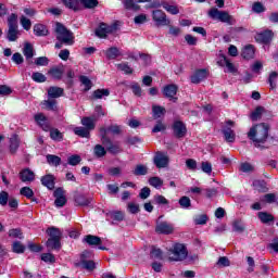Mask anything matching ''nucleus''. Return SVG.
<instances>
[{
	"instance_id": "32",
	"label": "nucleus",
	"mask_w": 278,
	"mask_h": 278,
	"mask_svg": "<svg viewBox=\"0 0 278 278\" xmlns=\"http://www.w3.org/2000/svg\"><path fill=\"white\" fill-rule=\"evenodd\" d=\"M18 147H21V140L18 139V136L13 135L10 139L11 153H16V151H18Z\"/></svg>"
},
{
	"instance_id": "25",
	"label": "nucleus",
	"mask_w": 278,
	"mask_h": 278,
	"mask_svg": "<svg viewBox=\"0 0 278 278\" xmlns=\"http://www.w3.org/2000/svg\"><path fill=\"white\" fill-rule=\"evenodd\" d=\"M43 110H49L51 112H55L58 110V101L55 99L49 98L48 100H43L41 102Z\"/></svg>"
},
{
	"instance_id": "9",
	"label": "nucleus",
	"mask_w": 278,
	"mask_h": 278,
	"mask_svg": "<svg viewBox=\"0 0 278 278\" xmlns=\"http://www.w3.org/2000/svg\"><path fill=\"white\" fill-rule=\"evenodd\" d=\"M123 129L118 125H111L109 127L100 128V139L110 138L111 136H121Z\"/></svg>"
},
{
	"instance_id": "55",
	"label": "nucleus",
	"mask_w": 278,
	"mask_h": 278,
	"mask_svg": "<svg viewBox=\"0 0 278 278\" xmlns=\"http://www.w3.org/2000/svg\"><path fill=\"white\" fill-rule=\"evenodd\" d=\"M41 260L48 264H55V256L51 253H43Z\"/></svg>"
},
{
	"instance_id": "21",
	"label": "nucleus",
	"mask_w": 278,
	"mask_h": 278,
	"mask_svg": "<svg viewBox=\"0 0 278 278\" xmlns=\"http://www.w3.org/2000/svg\"><path fill=\"white\" fill-rule=\"evenodd\" d=\"M257 218L263 225H270V223H275V216L268 212H258Z\"/></svg>"
},
{
	"instance_id": "40",
	"label": "nucleus",
	"mask_w": 278,
	"mask_h": 278,
	"mask_svg": "<svg viewBox=\"0 0 278 278\" xmlns=\"http://www.w3.org/2000/svg\"><path fill=\"white\" fill-rule=\"evenodd\" d=\"M262 203H277L278 204V198L275 193H267L261 198Z\"/></svg>"
},
{
	"instance_id": "12",
	"label": "nucleus",
	"mask_w": 278,
	"mask_h": 278,
	"mask_svg": "<svg viewBox=\"0 0 278 278\" xmlns=\"http://www.w3.org/2000/svg\"><path fill=\"white\" fill-rule=\"evenodd\" d=\"M86 257H92V253L89 251L83 252L80 265L86 270H94V268H97L94 261H88V260H86Z\"/></svg>"
},
{
	"instance_id": "51",
	"label": "nucleus",
	"mask_w": 278,
	"mask_h": 278,
	"mask_svg": "<svg viewBox=\"0 0 278 278\" xmlns=\"http://www.w3.org/2000/svg\"><path fill=\"white\" fill-rule=\"evenodd\" d=\"M96 157H103L108 152L105 148L101 144H97L93 149Z\"/></svg>"
},
{
	"instance_id": "29",
	"label": "nucleus",
	"mask_w": 278,
	"mask_h": 278,
	"mask_svg": "<svg viewBox=\"0 0 278 278\" xmlns=\"http://www.w3.org/2000/svg\"><path fill=\"white\" fill-rule=\"evenodd\" d=\"M75 203L77 205H80L81 207H86L90 203H92V198H88L86 195L78 194L75 197Z\"/></svg>"
},
{
	"instance_id": "44",
	"label": "nucleus",
	"mask_w": 278,
	"mask_h": 278,
	"mask_svg": "<svg viewBox=\"0 0 278 278\" xmlns=\"http://www.w3.org/2000/svg\"><path fill=\"white\" fill-rule=\"evenodd\" d=\"M79 80L83 84V86H85V89H84L85 92H88V90L92 88V80H90L88 76H80Z\"/></svg>"
},
{
	"instance_id": "13",
	"label": "nucleus",
	"mask_w": 278,
	"mask_h": 278,
	"mask_svg": "<svg viewBox=\"0 0 278 278\" xmlns=\"http://www.w3.org/2000/svg\"><path fill=\"white\" fill-rule=\"evenodd\" d=\"M54 205L56 207H64L66 205V194L64 192V189L58 188L56 190H54Z\"/></svg>"
},
{
	"instance_id": "45",
	"label": "nucleus",
	"mask_w": 278,
	"mask_h": 278,
	"mask_svg": "<svg viewBox=\"0 0 278 278\" xmlns=\"http://www.w3.org/2000/svg\"><path fill=\"white\" fill-rule=\"evenodd\" d=\"M277 78H278L277 72H271L269 74L268 84L271 90H275V88H277Z\"/></svg>"
},
{
	"instance_id": "5",
	"label": "nucleus",
	"mask_w": 278,
	"mask_h": 278,
	"mask_svg": "<svg viewBox=\"0 0 278 278\" xmlns=\"http://www.w3.org/2000/svg\"><path fill=\"white\" fill-rule=\"evenodd\" d=\"M48 236L50 237L47 241V248L50 250L59 251L61 244L60 240H62V232L58 228H49L47 230Z\"/></svg>"
},
{
	"instance_id": "17",
	"label": "nucleus",
	"mask_w": 278,
	"mask_h": 278,
	"mask_svg": "<svg viewBox=\"0 0 278 278\" xmlns=\"http://www.w3.org/2000/svg\"><path fill=\"white\" fill-rule=\"evenodd\" d=\"M191 84H201L203 79H207V70L202 68L194 72L190 77Z\"/></svg>"
},
{
	"instance_id": "59",
	"label": "nucleus",
	"mask_w": 278,
	"mask_h": 278,
	"mask_svg": "<svg viewBox=\"0 0 278 278\" xmlns=\"http://www.w3.org/2000/svg\"><path fill=\"white\" fill-rule=\"evenodd\" d=\"M9 237L10 238H18L20 240H23V231H21V229H18V228L11 229V230H9Z\"/></svg>"
},
{
	"instance_id": "37",
	"label": "nucleus",
	"mask_w": 278,
	"mask_h": 278,
	"mask_svg": "<svg viewBox=\"0 0 278 278\" xmlns=\"http://www.w3.org/2000/svg\"><path fill=\"white\" fill-rule=\"evenodd\" d=\"M46 159L50 166H60L62 164V159L55 154H48Z\"/></svg>"
},
{
	"instance_id": "49",
	"label": "nucleus",
	"mask_w": 278,
	"mask_h": 278,
	"mask_svg": "<svg viewBox=\"0 0 278 278\" xmlns=\"http://www.w3.org/2000/svg\"><path fill=\"white\" fill-rule=\"evenodd\" d=\"M149 184H150V186H153V188H162L164 181L161 180L160 177L154 176V177H151V178L149 179Z\"/></svg>"
},
{
	"instance_id": "57",
	"label": "nucleus",
	"mask_w": 278,
	"mask_h": 278,
	"mask_svg": "<svg viewBox=\"0 0 278 278\" xmlns=\"http://www.w3.org/2000/svg\"><path fill=\"white\" fill-rule=\"evenodd\" d=\"M149 173V168L146 165H137L134 175H147Z\"/></svg>"
},
{
	"instance_id": "35",
	"label": "nucleus",
	"mask_w": 278,
	"mask_h": 278,
	"mask_svg": "<svg viewBox=\"0 0 278 278\" xmlns=\"http://www.w3.org/2000/svg\"><path fill=\"white\" fill-rule=\"evenodd\" d=\"M223 134H224L226 142H235L236 141V132L232 129H230L229 127L224 128Z\"/></svg>"
},
{
	"instance_id": "26",
	"label": "nucleus",
	"mask_w": 278,
	"mask_h": 278,
	"mask_svg": "<svg viewBox=\"0 0 278 278\" xmlns=\"http://www.w3.org/2000/svg\"><path fill=\"white\" fill-rule=\"evenodd\" d=\"M81 125L89 131H92L97 127V118L94 117H83Z\"/></svg>"
},
{
	"instance_id": "61",
	"label": "nucleus",
	"mask_w": 278,
	"mask_h": 278,
	"mask_svg": "<svg viewBox=\"0 0 278 278\" xmlns=\"http://www.w3.org/2000/svg\"><path fill=\"white\" fill-rule=\"evenodd\" d=\"M179 205H180V207H184V210H188V207H190V205H191L190 198H188V197L180 198Z\"/></svg>"
},
{
	"instance_id": "10",
	"label": "nucleus",
	"mask_w": 278,
	"mask_h": 278,
	"mask_svg": "<svg viewBox=\"0 0 278 278\" xmlns=\"http://www.w3.org/2000/svg\"><path fill=\"white\" fill-rule=\"evenodd\" d=\"M101 142L103 147H105L106 151H109V153H112L113 155L121 153V144L118 142L113 143L110 137H103Z\"/></svg>"
},
{
	"instance_id": "23",
	"label": "nucleus",
	"mask_w": 278,
	"mask_h": 278,
	"mask_svg": "<svg viewBox=\"0 0 278 278\" xmlns=\"http://www.w3.org/2000/svg\"><path fill=\"white\" fill-rule=\"evenodd\" d=\"M41 184L42 186L48 188V190H53V188H55V178L53 177V175L42 176Z\"/></svg>"
},
{
	"instance_id": "3",
	"label": "nucleus",
	"mask_w": 278,
	"mask_h": 278,
	"mask_svg": "<svg viewBox=\"0 0 278 278\" xmlns=\"http://www.w3.org/2000/svg\"><path fill=\"white\" fill-rule=\"evenodd\" d=\"M207 14L213 21H219V23H226V25H233L236 23V18L229 15V12L220 11L216 7L211 8Z\"/></svg>"
},
{
	"instance_id": "28",
	"label": "nucleus",
	"mask_w": 278,
	"mask_h": 278,
	"mask_svg": "<svg viewBox=\"0 0 278 278\" xmlns=\"http://www.w3.org/2000/svg\"><path fill=\"white\" fill-rule=\"evenodd\" d=\"M48 74H50L53 79H62V75H64V66L52 67L49 70Z\"/></svg>"
},
{
	"instance_id": "43",
	"label": "nucleus",
	"mask_w": 278,
	"mask_h": 278,
	"mask_svg": "<svg viewBox=\"0 0 278 278\" xmlns=\"http://www.w3.org/2000/svg\"><path fill=\"white\" fill-rule=\"evenodd\" d=\"M93 99H102L103 97H110V89H97L92 93Z\"/></svg>"
},
{
	"instance_id": "7",
	"label": "nucleus",
	"mask_w": 278,
	"mask_h": 278,
	"mask_svg": "<svg viewBox=\"0 0 278 278\" xmlns=\"http://www.w3.org/2000/svg\"><path fill=\"white\" fill-rule=\"evenodd\" d=\"M152 21H154L157 27H166L170 25V20H168L166 13L160 9L152 11Z\"/></svg>"
},
{
	"instance_id": "19",
	"label": "nucleus",
	"mask_w": 278,
	"mask_h": 278,
	"mask_svg": "<svg viewBox=\"0 0 278 278\" xmlns=\"http://www.w3.org/2000/svg\"><path fill=\"white\" fill-rule=\"evenodd\" d=\"M23 53L25 55L26 62H28V64H34V46H31V43L26 42L24 45Z\"/></svg>"
},
{
	"instance_id": "56",
	"label": "nucleus",
	"mask_w": 278,
	"mask_h": 278,
	"mask_svg": "<svg viewBox=\"0 0 278 278\" xmlns=\"http://www.w3.org/2000/svg\"><path fill=\"white\" fill-rule=\"evenodd\" d=\"M36 66H49V58L47 56H39L35 59Z\"/></svg>"
},
{
	"instance_id": "38",
	"label": "nucleus",
	"mask_w": 278,
	"mask_h": 278,
	"mask_svg": "<svg viewBox=\"0 0 278 278\" xmlns=\"http://www.w3.org/2000/svg\"><path fill=\"white\" fill-rule=\"evenodd\" d=\"M50 138H51V140H54L55 142H62V140H64V135H62V132L59 129L51 128L50 129Z\"/></svg>"
},
{
	"instance_id": "2",
	"label": "nucleus",
	"mask_w": 278,
	"mask_h": 278,
	"mask_svg": "<svg viewBox=\"0 0 278 278\" xmlns=\"http://www.w3.org/2000/svg\"><path fill=\"white\" fill-rule=\"evenodd\" d=\"M55 38L59 42L55 43V49H62V47H73L75 45V35L73 31L68 30L64 24L56 22L55 23Z\"/></svg>"
},
{
	"instance_id": "52",
	"label": "nucleus",
	"mask_w": 278,
	"mask_h": 278,
	"mask_svg": "<svg viewBox=\"0 0 278 278\" xmlns=\"http://www.w3.org/2000/svg\"><path fill=\"white\" fill-rule=\"evenodd\" d=\"M118 71H123L126 75H131L134 70L127 63L117 64Z\"/></svg>"
},
{
	"instance_id": "31",
	"label": "nucleus",
	"mask_w": 278,
	"mask_h": 278,
	"mask_svg": "<svg viewBox=\"0 0 278 278\" xmlns=\"http://www.w3.org/2000/svg\"><path fill=\"white\" fill-rule=\"evenodd\" d=\"M105 55L108 60H116V58H121V50L116 47L109 48L105 51Z\"/></svg>"
},
{
	"instance_id": "50",
	"label": "nucleus",
	"mask_w": 278,
	"mask_h": 278,
	"mask_svg": "<svg viewBox=\"0 0 278 278\" xmlns=\"http://www.w3.org/2000/svg\"><path fill=\"white\" fill-rule=\"evenodd\" d=\"M18 16L16 15V13H12L9 17H8V25L9 27H18Z\"/></svg>"
},
{
	"instance_id": "1",
	"label": "nucleus",
	"mask_w": 278,
	"mask_h": 278,
	"mask_svg": "<svg viewBox=\"0 0 278 278\" xmlns=\"http://www.w3.org/2000/svg\"><path fill=\"white\" fill-rule=\"evenodd\" d=\"M270 126L266 123H261L252 126L248 132V138L251 140L257 149L268 140V131Z\"/></svg>"
},
{
	"instance_id": "22",
	"label": "nucleus",
	"mask_w": 278,
	"mask_h": 278,
	"mask_svg": "<svg viewBox=\"0 0 278 278\" xmlns=\"http://www.w3.org/2000/svg\"><path fill=\"white\" fill-rule=\"evenodd\" d=\"M241 55L244 60H253L255 58V47L253 45L245 46Z\"/></svg>"
},
{
	"instance_id": "33",
	"label": "nucleus",
	"mask_w": 278,
	"mask_h": 278,
	"mask_svg": "<svg viewBox=\"0 0 278 278\" xmlns=\"http://www.w3.org/2000/svg\"><path fill=\"white\" fill-rule=\"evenodd\" d=\"M84 241L87 242L89 247H99V244H101V238L92 235L86 236Z\"/></svg>"
},
{
	"instance_id": "34",
	"label": "nucleus",
	"mask_w": 278,
	"mask_h": 278,
	"mask_svg": "<svg viewBox=\"0 0 278 278\" xmlns=\"http://www.w3.org/2000/svg\"><path fill=\"white\" fill-rule=\"evenodd\" d=\"M109 216L112 220H115V223L125 220V213L123 211H112L109 213Z\"/></svg>"
},
{
	"instance_id": "16",
	"label": "nucleus",
	"mask_w": 278,
	"mask_h": 278,
	"mask_svg": "<svg viewBox=\"0 0 278 278\" xmlns=\"http://www.w3.org/2000/svg\"><path fill=\"white\" fill-rule=\"evenodd\" d=\"M156 168H166L168 166V156L162 152H157L154 156Z\"/></svg>"
},
{
	"instance_id": "48",
	"label": "nucleus",
	"mask_w": 278,
	"mask_h": 278,
	"mask_svg": "<svg viewBox=\"0 0 278 278\" xmlns=\"http://www.w3.org/2000/svg\"><path fill=\"white\" fill-rule=\"evenodd\" d=\"M20 194H22V197H26V199H34V190L29 187H23L20 190Z\"/></svg>"
},
{
	"instance_id": "36",
	"label": "nucleus",
	"mask_w": 278,
	"mask_h": 278,
	"mask_svg": "<svg viewBox=\"0 0 278 278\" xmlns=\"http://www.w3.org/2000/svg\"><path fill=\"white\" fill-rule=\"evenodd\" d=\"M152 113H153L154 119L162 118V116H164V114H166V109L163 106H160V105H153Z\"/></svg>"
},
{
	"instance_id": "46",
	"label": "nucleus",
	"mask_w": 278,
	"mask_h": 278,
	"mask_svg": "<svg viewBox=\"0 0 278 278\" xmlns=\"http://www.w3.org/2000/svg\"><path fill=\"white\" fill-rule=\"evenodd\" d=\"M124 7L126 10H134L135 12H138L140 10V5L136 4L134 0H124Z\"/></svg>"
},
{
	"instance_id": "39",
	"label": "nucleus",
	"mask_w": 278,
	"mask_h": 278,
	"mask_svg": "<svg viewBox=\"0 0 278 278\" xmlns=\"http://www.w3.org/2000/svg\"><path fill=\"white\" fill-rule=\"evenodd\" d=\"M163 8L166 12H168V14H173L174 16L179 14L178 5L168 4V2L163 1Z\"/></svg>"
},
{
	"instance_id": "63",
	"label": "nucleus",
	"mask_w": 278,
	"mask_h": 278,
	"mask_svg": "<svg viewBox=\"0 0 278 278\" xmlns=\"http://www.w3.org/2000/svg\"><path fill=\"white\" fill-rule=\"evenodd\" d=\"M255 168L250 163H242L240 166V170L242 173H253Z\"/></svg>"
},
{
	"instance_id": "27",
	"label": "nucleus",
	"mask_w": 278,
	"mask_h": 278,
	"mask_svg": "<svg viewBox=\"0 0 278 278\" xmlns=\"http://www.w3.org/2000/svg\"><path fill=\"white\" fill-rule=\"evenodd\" d=\"M64 94V89L60 87H50L48 89L49 99H60Z\"/></svg>"
},
{
	"instance_id": "53",
	"label": "nucleus",
	"mask_w": 278,
	"mask_h": 278,
	"mask_svg": "<svg viewBox=\"0 0 278 278\" xmlns=\"http://www.w3.org/2000/svg\"><path fill=\"white\" fill-rule=\"evenodd\" d=\"M253 186L260 192H265L266 191V182L264 180H254Z\"/></svg>"
},
{
	"instance_id": "30",
	"label": "nucleus",
	"mask_w": 278,
	"mask_h": 278,
	"mask_svg": "<svg viewBox=\"0 0 278 278\" xmlns=\"http://www.w3.org/2000/svg\"><path fill=\"white\" fill-rule=\"evenodd\" d=\"M35 36H49V29L43 24H36L34 26Z\"/></svg>"
},
{
	"instance_id": "60",
	"label": "nucleus",
	"mask_w": 278,
	"mask_h": 278,
	"mask_svg": "<svg viewBox=\"0 0 278 278\" xmlns=\"http://www.w3.org/2000/svg\"><path fill=\"white\" fill-rule=\"evenodd\" d=\"M21 25L23 29H26V31H29V29H31V21L25 16L21 17Z\"/></svg>"
},
{
	"instance_id": "62",
	"label": "nucleus",
	"mask_w": 278,
	"mask_h": 278,
	"mask_svg": "<svg viewBox=\"0 0 278 278\" xmlns=\"http://www.w3.org/2000/svg\"><path fill=\"white\" fill-rule=\"evenodd\" d=\"M207 223V215H198L194 217L195 225H205Z\"/></svg>"
},
{
	"instance_id": "11",
	"label": "nucleus",
	"mask_w": 278,
	"mask_h": 278,
	"mask_svg": "<svg viewBox=\"0 0 278 278\" xmlns=\"http://www.w3.org/2000/svg\"><path fill=\"white\" fill-rule=\"evenodd\" d=\"M172 129L174 131L175 138H185L186 134H188V128L181 121L174 122Z\"/></svg>"
},
{
	"instance_id": "14",
	"label": "nucleus",
	"mask_w": 278,
	"mask_h": 278,
	"mask_svg": "<svg viewBox=\"0 0 278 278\" xmlns=\"http://www.w3.org/2000/svg\"><path fill=\"white\" fill-rule=\"evenodd\" d=\"M155 231L156 233H164L165 236H168L175 231V227H173V224L167 222H161L156 224Z\"/></svg>"
},
{
	"instance_id": "42",
	"label": "nucleus",
	"mask_w": 278,
	"mask_h": 278,
	"mask_svg": "<svg viewBox=\"0 0 278 278\" xmlns=\"http://www.w3.org/2000/svg\"><path fill=\"white\" fill-rule=\"evenodd\" d=\"M31 79L33 81H36V84H45V81H47V76L40 72H34Z\"/></svg>"
},
{
	"instance_id": "8",
	"label": "nucleus",
	"mask_w": 278,
	"mask_h": 278,
	"mask_svg": "<svg viewBox=\"0 0 278 278\" xmlns=\"http://www.w3.org/2000/svg\"><path fill=\"white\" fill-rule=\"evenodd\" d=\"M117 29V24H112L110 26L105 23H101L99 27L96 29V36H98V38H106L108 34H114V31H116Z\"/></svg>"
},
{
	"instance_id": "4",
	"label": "nucleus",
	"mask_w": 278,
	"mask_h": 278,
	"mask_svg": "<svg viewBox=\"0 0 278 278\" xmlns=\"http://www.w3.org/2000/svg\"><path fill=\"white\" fill-rule=\"evenodd\" d=\"M62 2L65 8H68V10H73L74 12H78L79 3H81V5L87 10H92L99 5V1L97 0H62Z\"/></svg>"
},
{
	"instance_id": "24",
	"label": "nucleus",
	"mask_w": 278,
	"mask_h": 278,
	"mask_svg": "<svg viewBox=\"0 0 278 278\" xmlns=\"http://www.w3.org/2000/svg\"><path fill=\"white\" fill-rule=\"evenodd\" d=\"M7 38L9 42H16L18 40V26H9Z\"/></svg>"
},
{
	"instance_id": "64",
	"label": "nucleus",
	"mask_w": 278,
	"mask_h": 278,
	"mask_svg": "<svg viewBox=\"0 0 278 278\" xmlns=\"http://www.w3.org/2000/svg\"><path fill=\"white\" fill-rule=\"evenodd\" d=\"M25 251V245L21 244V242L15 241L13 243V252L14 253H24Z\"/></svg>"
},
{
	"instance_id": "47",
	"label": "nucleus",
	"mask_w": 278,
	"mask_h": 278,
	"mask_svg": "<svg viewBox=\"0 0 278 278\" xmlns=\"http://www.w3.org/2000/svg\"><path fill=\"white\" fill-rule=\"evenodd\" d=\"M264 113V108L263 106H257L252 113H251V118L252 121H260L262 118V114Z\"/></svg>"
},
{
	"instance_id": "41",
	"label": "nucleus",
	"mask_w": 278,
	"mask_h": 278,
	"mask_svg": "<svg viewBox=\"0 0 278 278\" xmlns=\"http://www.w3.org/2000/svg\"><path fill=\"white\" fill-rule=\"evenodd\" d=\"M74 134L80 138H90V130L85 127L74 128Z\"/></svg>"
},
{
	"instance_id": "18",
	"label": "nucleus",
	"mask_w": 278,
	"mask_h": 278,
	"mask_svg": "<svg viewBox=\"0 0 278 278\" xmlns=\"http://www.w3.org/2000/svg\"><path fill=\"white\" fill-rule=\"evenodd\" d=\"M256 42H261L262 45H268L270 40H273V30H265L255 36Z\"/></svg>"
},
{
	"instance_id": "58",
	"label": "nucleus",
	"mask_w": 278,
	"mask_h": 278,
	"mask_svg": "<svg viewBox=\"0 0 278 278\" xmlns=\"http://www.w3.org/2000/svg\"><path fill=\"white\" fill-rule=\"evenodd\" d=\"M79 162H81V156L77 154H74L67 159V163L70 164V166H77Z\"/></svg>"
},
{
	"instance_id": "54",
	"label": "nucleus",
	"mask_w": 278,
	"mask_h": 278,
	"mask_svg": "<svg viewBox=\"0 0 278 278\" xmlns=\"http://www.w3.org/2000/svg\"><path fill=\"white\" fill-rule=\"evenodd\" d=\"M160 131H166V125L162 121H157L152 129L153 134H160Z\"/></svg>"
},
{
	"instance_id": "6",
	"label": "nucleus",
	"mask_w": 278,
	"mask_h": 278,
	"mask_svg": "<svg viewBox=\"0 0 278 278\" xmlns=\"http://www.w3.org/2000/svg\"><path fill=\"white\" fill-rule=\"evenodd\" d=\"M170 262H182L188 257V250L186 245L181 243L174 244L173 249L168 253Z\"/></svg>"
},
{
	"instance_id": "15",
	"label": "nucleus",
	"mask_w": 278,
	"mask_h": 278,
	"mask_svg": "<svg viewBox=\"0 0 278 278\" xmlns=\"http://www.w3.org/2000/svg\"><path fill=\"white\" fill-rule=\"evenodd\" d=\"M178 87L177 85H167L163 89V94L167 97L170 101H174V103H177V98H175V94H177Z\"/></svg>"
},
{
	"instance_id": "20",
	"label": "nucleus",
	"mask_w": 278,
	"mask_h": 278,
	"mask_svg": "<svg viewBox=\"0 0 278 278\" xmlns=\"http://www.w3.org/2000/svg\"><path fill=\"white\" fill-rule=\"evenodd\" d=\"M35 121L38 125H40L43 131H49L51 129V126H49V122H47V116H45V114L38 113L35 115Z\"/></svg>"
}]
</instances>
